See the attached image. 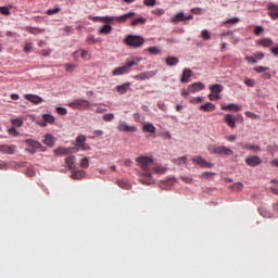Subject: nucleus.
Masks as SVG:
<instances>
[{"label": "nucleus", "mask_w": 278, "mask_h": 278, "mask_svg": "<svg viewBox=\"0 0 278 278\" xmlns=\"http://www.w3.org/2000/svg\"><path fill=\"white\" fill-rule=\"evenodd\" d=\"M136 162L138 163V166H140L141 170L143 173L140 174V181L144 186H151L153 184V176L151 175V172L153 170V159L149 156H139L136 159Z\"/></svg>", "instance_id": "f257e3e1"}, {"label": "nucleus", "mask_w": 278, "mask_h": 278, "mask_svg": "<svg viewBox=\"0 0 278 278\" xmlns=\"http://www.w3.org/2000/svg\"><path fill=\"white\" fill-rule=\"evenodd\" d=\"M139 62H142V58L140 56L127 59L123 66H118L115 70H113V77H118L119 75H127L128 73H131V66H138Z\"/></svg>", "instance_id": "f03ea898"}, {"label": "nucleus", "mask_w": 278, "mask_h": 278, "mask_svg": "<svg viewBox=\"0 0 278 278\" xmlns=\"http://www.w3.org/2000/svg\"><path fill=\"white\" fill-rule=\"evenodd\" d=\"M136 16L135 12H128L121 16H102V23H105V25H110L116 21V23H126L129 21V18H134Z\"/></svg>", "instance_id": "7ed1b4c3"}, {"label": "nucleus", "mask_w": 278, "mask_h": 278, "mask_svg": "<svg viewBox=\"0 0 278 278\" xmlns=\"http://www.w3.org/2000/svg\"><path fill=\"white\" fill-rule=\"evenodd\" d=\"M124 43L127 45V47H130L131 49H140L142 45H144V39L142 38V36L128 35L124 39Z\"/></svg>", "instance_id": "20e7f679"}, {"label": "nucleus", "mask_w": 278, "mask_h": 278, "mask_svg": "<svg viewBox=\"0 0 278 278\" xmlns=\"http://www.w3.org/2000/svg\"><path fill=\"white\" fill-rule=\"evenodd\" d=\"M207 150L214 155H233L232 150L224 146L211 144Z\"/></svg>", "instance_id": "39448f33"}, {"label": "nucleus", "mask_w": 278, "mask_h": 278, "mask_svg": "<svg viewBox=\"0 0 278 278\" xmlns=\"http://www.w3.org/2000/svg\"><path fill=\"white\" fill-rule=\"evenodd\" d=\"M67 105L72 110H88L90 108V102L88 100L77 99L68 103Z\"/></svg>", "instance_id": "423d86ee"}, {"label": "nucleus", "mask_w": 278, "mask_h": 278, "mask_svg": "<svg viewBox=\"0 0 278 278\" xmlns=\"http://www.w3.org/2000/svg\"><path fill=\"white\" fill-rule=\"evenodd\" d=\"M118 131H126L127 134H136L138 128L136 126H128L127 122L119 121L117 126Z\"/></svg>", "instance_id": "0eeeda50"}, {"label": "nucleus", "mask_w": 278, "mask_h": 278, "mask_svg": "<svg viewBox=\"0 0 278 278\" xmlns=\"http://www.w3.org/2000/svg\"><path fill=\"white\" fill-rule=\"evenodd\" d=\"M268 16H270L271 21L278 20V4L274 2H269L267 4Z\"/></svg>", "instance_id": "6e6552de"}, {"label": "nucleus", "mask_w": 278, "mask_h": 278, "mask_svg": "<svg viewBox=\"0 0 278 278\" xmlns=\"http://www.w3.org/2000/svg\"><path fill=\"white\" fill-rule=\"evenodd\" d=\"M192 162L198 166H202V168H212V166H214V164L205 161L202 156H193Z\"/></svg>", "instance_id": "1a4fd4ad"}, {"label": "nucleus", "mask_w": 278, "mask_h": 278, "mask_svg": "<svg viewBox=\"0 0 278 278\" xmlns=\"http://www.w3.org/2000/svg\"><path fill=\"white\" fill-rule=\"evenodd\" d=\"M245 164L251 167L260 166L262 164V157L252 155L245 159Z\"/></svg>", "instance_id": "9d476101"}, {"label": "nucleus", "mask_w": 278, "mask_h": 278, "mask_svg": "<svg viewBox=\"0 0 278 278\" xmlns=\"http://www.w3.org/2000/svg\"><path fill=\"white\" fill-rule=\"evenodd\" d=\"M151 77H155V72H143L141 74L135 75L134 79H136L137 81H144L146 79H151Z\"/></svg>", "instance_id": "9b49d317"}, {"label": "nucleus", "mask_w": 278, "mask_h": 278, "mask_svg": "<svg viewBox=\"0 0 278 278\" xmlns=\"http://www.w3.org/2000/svg\"><path fill=\"white\" fill-rule=\"evenodd\" d=\"M192 18H194V16L192 15H184V13H177L173 18H172V23H174L175 25H177V23H182L184 21H192Z\"/></svg>", "instance_id": "f8f14e48"}, {"label": "nucleus", "mask_w": 278, "mask_h": 278, "mask_svg": "<svg viewBox=\"0 0 278 278\" xmlns=\"http://www.w3.org/2000/svg\"><path fill=\"white\" fill-rule=\"evenodd\" d=\"M189 92L194 94L195 92H201V90H205V85L203 83H193L188 86Z\"/></svg>", "instance_id": "ddd939ff"}, {"label": "nucleus", "mask_w": 278, "mask_h": 278, "mask_svg": "<svg viewBox=\"0 0 278 278\" xmlns=\"http://www.w3.org/2000/svg\"><path fill=\"white\" fill-rule=\"evenodd\" d=\"M241 149H245L247 151H253V153H257L262 151V148L260 146H255L253 143H239Z\"/></svg>", "instance_id": "4468645a"}, {"label": "nucleus", "mask_w": 278, "mask_h": 278, "mask_svg": "<svg viewBox=\"0 0 278 278\" xmlns=\"http://www.w3.org/2000/svg\"><path fill=\"white\" fill-rule=\"evenodd\" d=\"M15 151H16V146H8V144L0 146V152L5 153L7 155H14Z\"/></svg>", "instance_id": "2eb2a0df"}, {"label": "nucleus", "mask_w": 278, "mask_h": 278, "mask_svg": "<svg viewBox=\"0 0 278 278\" xmlns=\"http://www.w3.org/2000/svg\"><path fill=\"white\" fill-rule=\"evenodd\" d=\"M224 123H226V125L231 129H236V116L233 114H226Z\"/></svg>", "instance_id": "dca6fc26"}, {"label": "nucleus", "mask_w": 278, "mask_h": 278, "mask_svg": "<svg viewBox=\"0 0 278 278\" xmlns=\"http://www.w3.org/2000/svg\"><path fill=\"white\" fill-rule=\"evenodd\" d=\"M190 77H192V70L184 68L182 74L180 76L181 84H188V81H190Z\"/></svg>", "instance_id": "f3484780"}, {"label": "nucleus", "mask_w": 278, "mask_h": 278, "mask_svg": "<svg viewBox=\"0 0 278 278\" xmlns=\"http://www.w3.org/2000/svg\"><path fill=\"white\" fill-rule=\"evenodd\" d=\"M222 110H224L225 112H240L242 110V106L233 103H230L228 105L223 104Z\"/></svg>", "instance_id": "a211bd4d"}, {"label": "nucleus", "mask_w": 278, "mask_h": 278, "mask_svg": "<svg viewBox=\"0 0 278 278\" xmlns=\"http://www.w3.org/2000/svg\"><path fill=\"white\" fill-rule=\"evenodd\" d=\"M199 110L201 112H214V110H216V105L212 102H206L205 104L200 105Z\"/></svg>", "instance_id": "6ab92c4d"}, {"label": "nucleus", "mask_w": 278, "mask_h": 278, "mask_svg": "<svg viewBox=\"0 0 278 278\" xmlns=\"http://www.w3.org/2000/svg\"><path fill=\"white\" fill-rule=\"evenodd\" d=\"M25 99H27V101H30V103H35V105H39V103H42V98H40V96L26 94Z\"/></svg>", "instance_id": "aec40b11"}, {"label": "nucleus", "mask_w": 278, "mask_h": 278, "mask_svg": "<svg viewBox=\"0 0 278 278\" xmlns=\"http://www.w3.org/2000/svg\"><path fill=\"white\" fill-rule=\"evenodd\" d=\"M110 34H112V26L110 24H105L99 28L100 36H110Z\"/></svg>", "instance_id": "412c9836"}, {"label": "nucleus", "mask_w": 278, "mask_h": 278, "mask_svg": "<svg viewBox=\"0 0 278 278\" xmlns=\"http://www.w3.org/2000/svg\"><path fill=\"white\" fill-rule=\"evenodd\" d=\"M54 153L56 155H71V153H73V149L72 148H58Z\"/></svg>", "instance_id": "4be33fe9"}, {"label": "nucleus", "mask_w": 278, "mask_h": 278, "mask_svg": "<svg viewBox=\"0 0 278 278\" xmlns=\"http://www.w3.org/2000/svg\"><path fill=\"white\" fill-rule=\"evenodd\" d=\"M256 43L260 47H265V48L273 47V39H270V38H262V39L257 40Z\"/></svg>", "instance_id": "5701e85b"}, {"label": "nucleus", "mask_w": 278, "mask_h": 278, "mask_svg": "<svg viewBox=\"0 0 278 278\" xmlns=\"http://www.w3.org/2000/svg\"><path fill=\"white\" fill-rule=\"evenodd\" d=\"M210 90L213 94H220V92L224 90V87L220 84H215L210 86Z\"/></svg>", "instance_id": "b1692460"}, {"label": "nucleus", "mask_w": 278, "mask_h": 278, "mask_svg": "<svg viewBox=\"0 0 278 278\" xmlns=\"http://www.w3.org/2000/svg\"><path fill=\"white\" fill-rule=\"evenodd\" d=\"M25 30L28 31V34H33L34 36H38V34H45V29L31 26H27Z\"/></svg>", "instance_id": "393cba45"}, {"label": "nucleus", "mask_w": 278, "mask_h": 278, "mask_svg": "<svg viewBox=\"0 0 278 278\" xmlns=\"http://www.w3.org/2000/svg\"><path fill=\"white\" fill-rule=\"evenodd\" d=\"M43 144L47 147H53V144H55V137H53V135H46Z\"/></svg>", "instance_id": "a878e982"}, {"label": "nucleus", "mask_w": 278, "mask_h": 278, "mask_svg": "<svg viewBox=\"0 0 278 278\" xmlns=\"http://www.w3.org/2000/svg\"><path fill=\"white\" fill-rule=\"evenodd\" d=\"M75 160H76L75 155H71L65 159V164L67 168H70L71 170L75 168Z\"/></svg>", "instance_id": "bb28decb"}, {"label": "nucleus", "mask_w": 278, "mask_h": 278, "mask_svg": "<svg viewBox=\"0 0 278 278\" xmlns=\"http://www.w3.org/2000/svg\"><path fill=\"white\" fill-rule=\"evenodd\" d=\"M142 130L144 134H155V126L151 123H147L143 125Z\"/></svg>", "instance_id": "cd10ccee"}, {"label": "nucleus", "mask_w": 278, "mask_h": 278, "mask_svg": "<svg viewBox=\"0 0 278 278\" xmlns=\"http://www.w3.org/2000/svg\"><path fill=\"white\" fill-rule=\"evenodd\" d=\"M166 170H168V168L161 166V165H153L152 167V172L156 173V175H165Z\"/></svg>", "instance_id": "c85d7f7f"}, {"label": "nucleus", "mask_w": 278, "mask_h": 278, "mask_svg": "<svg viewBox=\"0 0 278 278\" xmlns=\"http://www.w3.org/2000/svg\"><path fill=\"white\" fill-rule=\"evenodd\" d=\"M165 62L167 66H177L179 64V59L176 56H168Z\"/></svg>", "instance_id": "c756f323"}, {"label": "nucleus", "mask_w": 278, "mask_h": 278, "mask_svg": "<svg viewBox=\"0 0 278 278\" xmlns=\"http://www.w3.org/2000/svg\"><path fill=\"white\" fill-rule=\"evenodd\" d=\"M25 143L28 144V147H33V149H40V147H42L40 142L33 139H26Z\"/></svg>", "instance_id": "7c9ffc66"}, {"label": "nucleus", "mask_w": 278, "mask_h": 278, "mask_svg": "<svg viewBox=\"0 0 278 278\" xmlns=\"http://www.w3.org/2000/svg\"><path fill=\"white\" fill-rule=\"evenodd\" d=\"M73 179H84L86 177V172L78 169L72 174Z\"/></svg>", "instance_id": "2f4dec72"}, {"label": "nucleus", "mask_w": 278, "mask_h": 278, "mask_svg": "<svg viewBox=\"0 0 278 278\" xmlns=\"http://www.w3.org/2000/svg\"><path fill=\"white\" fill-rule=\"evenodd\" d=\"M116 90H117V92H119V94H125L127 92V90H129V83L117 86Z\"/></svg>", "instance_id": "473e14b6"}, {"label": "nucleus", "mask_w": 278, "mask_h": 278, "mask_svg": "<svg viewBox=\"0 0 278 278\" xmlns=\"http://www.w3.org/2000/svg\"><path fill=\"white\" fill-rule=\"evenodd\" d=\"M146 51H148V53L151 55H160V53H162V50L155 46L149 47Z\"/></svg>", "instance_id": "72a5a7b5"}, {"label": "nucleus", "mask_w": 278, "mask_h": 278, "mask_svg": "<svg viewBox=\"0 0 278 278\" xmlns=\"http://www.w3.org/2000/svg\"><path fill=\"white\" fill-rule=\"evenodd\" d=\"M144 23H147V20H144V17H138V18H135V20L130 23V25H131L132 27H136V26H138V25H144Z\"/></svg>", "instance_id": "f704fd0d"}, {"label": "nucleus", "mask_w": 278, "mask_h": 278, "mask_svg": "<svg viewBox=\"0 0 278 278\" xmlns=\"http://www.w3.org/2000/svg\"><path fill=\"white\" fill-rule=\"evenodd\" d=\"M42 118L45 123H49L50 125H53L55 123V117H53V115L45 114Z\"/></svg>", "instance_id": "c9c22d12"}, {"label": "nucleus", "mask_w": 278, "mask_h": 278, "mask_svg": "<svg viewBox=\"0 0 278 278\" xmlns=\"http://www.w3.org/2000/svg\"><path fill=\"white\" fill-rule=\"evenodd\" d=\"M79 165H80V168L86 169L90 166V160L88 157H84L80 160Z\"/></svg>", "instance_id": "e433bc0d"}, {"label": "nucleus", "mask_w": 278, "mask_h": 278, "mask_svg": "<svg viewBox=\"0 0 278 278\" xmlns=\"http://www.w3.org/2000/svg\"><path fill=\"white\" fill-rule=\"evenodd\" d=\"M64 68L67 73H73V71H75V68H77V65L74 63H66L64 65Z\"/></svg>", "instance_id": "4c0bfd02"}, {"label": "nucleus", "mask_w": 278, "mask_h": 278, "mask_svg": "<svg viewBox=\"0 0 278 278\" xmlns=\"http://www.w3.org/2000/svg\"><path fill=\"white\" fill-rule=\"evenodd\" d=\"M75 147H77L76 151H90V147L86 143H76Z\"/></svg>", "instance_id": "58836bf2"}, {"label": "nucleus", "mask_w": 278, "mask_h": 278, "mask_svg": "<svg viewBox=\"0 0 278 278\" xmlns=\"http://www.w3.org/2000/svg\"><path fill=\"white\" fill-rule=\"evenodd\" d=\"M103 121L105 123H112V121H114V114L113 113H108V114H104L102 116Z\"/></svg>", "instance_id": "ea45409f"}, {"label": "nucleus", "mask_w": 278, "mask_h": 278, "mask_svg": "<svg viewBox=\"0 0 278 278\" xmlns=\"http://www.w3.org/2000/svg\"><path fill=\"white\" fill-rule=\"evenodd\" d=\"M173 162L174 164H178V165L186 164V162H188V157L181 156L178 159H174Z\"/></svg>", "instance_id": "a19ab883"}, {"label": "nucleus", "mask_w": 278, "mask_h": 278, "mask_svg": "<svg viewBox=\"0 0 278 278\" xmlns=\"http://www.w3.org/2000/svg\"><path fill=\"white\" fill-rule=\"evenodd\" d=\"M60 12H62V9L55 8V9H49L46 12V14H48V16H53V14H60Z\"/></svg>", "instance_id": "79ce46f5"}, {"label": "nucleus", "mask_w": 278, "mask_h": 278, "mask_svg": "<svg viewBox=\"0 0 278 278\" xmlns=\"http://www.w3.org/2000/svg\"><path fill=\"white\" fill-rule=\"evenodd\" d=\"M31 49H34V43L26 42L25 46H24V52L25 53H31Z\"/></svg>", "instance_id": "37998d69"}, {"label": "nucleus", "mask_w": 278, "mask_h": 278, "mask_svg": "<svg viewBox=\"0 0 278 278\" xmlns=\"http://www.w3.org/2000/svg\"><path fill=\"white\" fill-rule=\"evenodd\" d=\"M244 84L245 86H248L249 88H253L255 86V80L253 78H245L244 79Z\"/></svg>", "instance_id": "c03bdc74"}, {"label": "nucleus", "mask_w": 278, "mask_h": 278, "mask_svg": "<svg viewBox=\"0 0 278 278\" xmlns=\"http://www.w3.org/2000/svg\"><path fill=\"white\" fill-rule=\"evenodd\" d=\"M12 126L13 127H23V122L21 118H15V119H12Z\"/></svg>", "instance_id": "a18cd8bd"}, {"label": "nucleus", "mask_w": 278, "mask_h": 278, "mask_svg": "<svg viewBox=\"0 0 278 278\" xmlns=\"http://www.w3.org/2000/svg\"><path fill=\"white\" fill-rule=\"evenodd\" d=\"M152 14H154L155 16H164L165 11L164 9H154L152 10Z\"/></svg>", "instance_id": "49530a36"}, {"label": "nucleus", "mask_w": 278, "mask_h": 278, "mask_svg": "<svg viewBox=\"0 0 278 278\" xmlns=\"http://www.w3.org/2000/svg\"><path fill=\"white\" fill-rule=\"evenodd\" d=\"M245 116H248V118H253L254 121H257V118H260V115H257L251 111H247Z\"/></svg>", "instance_id": "de8ad7c7"}, {"label": "nucleus", "mask_w": 278, "mask_h": 278, "mask_svg": "<svg viewBox=\"0 0 278 278\" xmlns=\"http://www.w3.org/2000/svg\"><path fill=\"white\" fill-rule=\"evenodd\" d=\"M269 67H264L262 65L254 67L255 73H266V71H269Z\"/></svg>", "instance_id": "09e8293b"}, {"label": "nucleus", "mask_w": 278, "mask_h": 278, "mask_svg": "<svg viewBox=\"0 0 278 278\" xmlns=\"http://www.w3.org/2000/svg\"><path fill=\"white\" fill-rule=\"evenodd\" d=\"M201 36L203 40H211L212 38V36L210 35V31H207L206 29L202 30Z\"/></svg>", "instance_id": "8fccbe9b"}, {"label": "nucleus", "mask_w": 278, "mask_h": 278, "mask_svg": "<svg viewBox=\"0 0 278 278\" xmlns=\"http://www.w3.org/2000/svg\"><path fill=\"white\" fill-rule=\"evenodd\" d=\"M0 14L4 16H10V9L8 7H0Z\"/></svg>", "instance_id": "3c124183"}, {"label": "nucleus", "mask_w": 278, "mask_h": 278, "mask_svg": "<svg viewBox=\"0 0 278 278\" xmlns=\"http://www.w3.org/2000/svg\"><path fill=\"white\" fill-rule=\"evenodd\" d=\"M84 143H86V136L79 135V136L76 138V144H84Z\"/></svg>", "instance_id": "603ef678"}, {"label": "nucleus", "mask_w": 278, "mask_h": 278, "mask_svg": "<svg viewBox=\"0 0 278 278\" xmlns=\"http://www.w3.org/2000/svg\"><path fill=\"white\" fill-rule=\"evenodd\" d=\"M254 34L255 36H261V34H264V27L262 26L254 27Z\"/></svg>", "instance_id": "864d4df0"}, {"label": "nucleus", "mask_w": 278, "mask_h": 278, "mask_svg": "<svg viewBox=\"0 0 278 278\" xmlns=\"http://www.w3.org/2000/svg\"><path fill=\"white\" fill-rule=\"evenodd\" d=\"M80 58H83V60H90V54L88 53V50H83L81 51V54H80Z\"/></svg>", "instance_id": "5fc2aeb1"}, {"label": "nucleus", "mask_w": 278, "mask_h": 278, "mask_svg": "<svg viewBox=\"0 0 278 278\" xmlns=\"http://www.w3.org/2000/svg\"><path fill=\"white\" fill-rule=\"evenodd\" d=\"M155 3V0H143V4H146L148 8H153Z\"/></svg>", "instance_id": "6e6d98bb"}, {"label": "nucleus", "mask_w": 278, "mask_h": 278, "mask_svg": "<svg viewBox=\"0 0 278 278\" xmlns=\"http://www.w3.org/2000/svg\"><path fill=\"white\" fill-rule=\"evenodd\" d=\"M56 114H60L61 116H66L67 111L65 108H56Z\"/></svg>", "instance_id": "4d7b16f0"}, {"label": "nucleus", "mask_w": 278, "mask_h": 278, "mask_svg": "<svg viewBox=\"0 0 278 278\" xmlns=\"http://www.w3.org/2000/svg\"><path fill=\"white\" fill-rule=\"evenodd\" d=\"M86 42H88V45H97L99 40H97L93 36H90L86 39Z\"/></svg>", "instance_id": "13d9d810"}, {"label": "nucleus", "mask_w": 278, "mask_h": 278, "mask_svg": "<svg viewBox=\"0 0 278 278\" xmlns=\"http://www.w3.org/2000/svg\"><path fill=\"white\" fill-rule=\"evenodd\" d=\"M89 21H93V23H102V17L101 16H92L89 15Z\"/></svg>", "instance_id": "bf43d9fd"}, {"label": "nucleus", "mask_w": 278, "mask_h": 278, "mask_svg": "<svg viewBox=\"0 0 278 278\" xmlns=\"http://www.w3.org/2000/svg\"><path fill=\"white\" fill-rule=\"evenodd\" d=\"M242 188H244V185H242V182H236V184L232 186V190H237V191L242 190Z\"/></svg>", "instance_id": "052dcab7"}, {"label": "nucleus", "mask_w": 278, "mask_h": 278, "mask_svg": "<svg viewBox=\"0 0 278 278\" xmlns=\"http://www.w3.org/2000/svg\"><path fill=\"white\" fill-rule=\"evenodd\" d=\"M8 131H9V135L13 136L14 138L18 136V130H16L14 127L10 128Z\"/></svg>", "instance_id": "680f3d73"}, {"label": "nucleus", "mask_w": 278, "mask_h": 278, "mask_svg": "<svg viewBox=\"0 0 278 278\" xmlns=\"http://www.w3.org/2000/svg\"><path fill=\"white\" fill-rule=\"evenodd\" d=\"M254 59L255 60H264V52H255Z\"/></svg>", "instance_id": "e2e57ef3"}, {"label": "nucleus", "mask_w": 278, "mask_h": 278, "mask_svg": "<svg viewBox=\"0 0 278 278\" xmlns=\"http://www.w3.org/2000/svg\"><path fill=\"white\" fill-rule=\"evenodd\" d=\"M247 62L251 63V64H256L257 60L255 59V56H245Z\"/></svg>", "instance_id": "0e129e2a"}, {"label": "nucleus", "mask_w": 278, "mask_h": 278, "mask_svg": "<svg viewBox=\"0 0 278 278\" xmlns=\"http://www.w3.org/2000/svg\"><path fill=\"white\" fill-rule=\"evenodd\" d=\"M208 99H210V101H216V99H220V96H218V93H216V94L211 93L208 96Z\"/></svg>", "instance_id": "69168bd1"}, {"label": "nucleus", "mask_w": 278, "mask_h": 278, "mask_svg": "<svg viewBox=\"0 0 278 278\" xmlns=\"http://www.w3.org/2000/svg\"><path fill=\"white\" fill-rule=\"evenodd\" d=\"M201 101H203V98L201 97H195L190 100L191 103H201Z\"/></svg>", "instance_id": "338daca9"}, {"label": "nucleus", "mask_w": 278, "mask_h": 278, "mask_svg": "<svg viewBox=\"0 0 278 278\" xmlns=\"http://www.w3.org/2000/svg\"><path fill=\"white\" fill-rule=\"evenodd\" d=\"M240 20H238L237 17H232L230 20H228L226 23H228L229 25H236V23H238Z\"/></svg>", "instance_id": "774afa93"}]
</instances>
